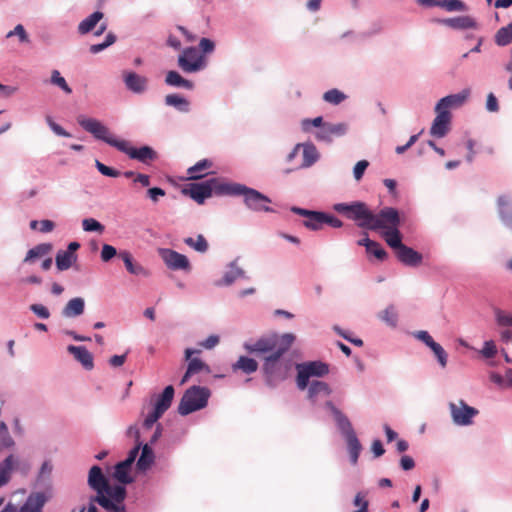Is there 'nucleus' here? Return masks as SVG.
<instances>
[{"label":"nucleus","mask_w":512,"mask_h":512,"mask_svg":"<svg viewBox=\"0 0 512 512\" xmlns=\"http://www.w3.org/2000/svg\"><path fill=\"white\" fill-rule=\"evenodd\" d=\"M88 485L96 492L93 501L108 512H126L124 500L127 496L126 488L122 485H111L103 474L102 469L94 465L88 474Z\"/></svg>","instance_id":"obj_1"},{"label":"nucleus","mask_w":512,"mask_h":512,"mask_svg":"<svg viewBox=\"0 0 512 512\" xmlns=\"http://www.w3.org/2000/svg\"><path fill=\"white\" fill-rule=\"evenodd\" d=\"M295 340V336L291 333H285L283 335L271 334L266 335L258 340L246 343L244 348L249 353L255 354L259 357H265L268 355H283L289 350Z\"/></svg>","instance_id":"obj_2"},{"label":"nucleus","mask_w":512,"mask_h":512,"mask_svg":"<svg viewBox=\"0 0 512 512\" xmlns=\"http://www.w3.org/2000/svg\"><path fill=\"white\" fill-rule=\"evenodd\" d=\"M230 183L220 178H209L203 182L190 183L183 188V194L189 196L198 204H203L212 194L221 196L228 195Z\"/></svg>","instance_id":"obj_3"},{"label":"nucleus","mask_w":512,"mask_h":512,"mask_svg":"<svg viewBox=\"0 0 512 512\" xmlns=\"http://www.w3.org/2000/svg\"><path fill=\"white\" fill-rule=\"evenodd\" d=\"M333 209L348 220L354 221L359 228L368 230L373 211L369 209L365 202L337 203L334 204Z\"/></svg>","instance_id":"obj_4"},{"label":"nucleus","mask_w":512,"mask_h":512,"mask_svg":"<svg viewBox=\"0 0 512 512\" xmlns=\"http://www.w3.org/2000/svg\"><path fill=\"white\" fill-rule=\"evenodd\" d=\"M228 195H242L246 207L250 210L256 212H273L268 206V204L271 203L270 198L245 185L230 183Z\"/></svg>","instance_id":"obj_5"},{"label":"nucleus","mask_w":512,"mask_h":512,"mask_svg":"<svg viewBox=\"0 0 512 512\" xmlns=\"http://www.w3.org/2000/svg\"><path fill=\"white\" fill-rule=\"evenodd\" d=\"M210 390L206 387L192 386L186 390L178 406L179 414L185 416L207 405Z\"/></svg>","instance_id":"obj_6"},{"label":"nucleus","mask_w":512,"mask_h":512,"mask_svg":"<svg viewBox=\"0 0 512 512\" xmlns=\"http://www.w3.org/2000/svg\"><path fill=\"white\" fill-rule=\"evenodd\" d=\"M173 398L174 388L172 385H168L161 394L155 397L153 410L147 414L143 421V429L149 430L153 427L158 419L170 408Z\"/></svg>","instance_id":"obj_7"},{"label":"nucleus","mask_w":512,"mask_h":512,"mask_svg":"<svg viewBox=\"0 0 512 512\" xmlns=\"http://www.w3.org/2000/svg\"><path fill=\"white\" fill-rule=\"evenodd\" d=\"M282 355L274 354L264 357L263 373L266 383L274 387L287 376L288 364L281 360Z\"/></svg>","instance_id":"obj_8"},{"label":"nucleus","mask_w":512,"mask_h":512,"mask_svg":"<svg viewBox=\"0 0 512 512\" xmlns=\"http://www.w3.org/2000/svg\"><path fill=\"white\" fill-rule=\"evenodd\" d=\"M77 122L85 131L92 134L96 139L102 140L116 149L117 145L121 142L120 139H116L110 133L109 129L105 125L95 118L79 116L77 118Z\"/></svg>","instance_id":"obj_9"},{"label":"nucleus","mask_w":512,"mask_h":512,"mask_svg":"<svg viewBox=\"0 0 512 512\" xmlns=\"http://www.w3.org/2000/svg\"><path fill=\"white\" fill-rule=\"evenodd\" d=\"M400 225V215L397 209L385 207L375 214L373 212L372 220L369 222L368 230H389Z\"/></svg>","instance_id":"obj_10"},{"label":"nucleus","mask_w":512,"mask_h":512,"mask_svg":"<svg viewBox=\"0 0 512 512\" xmlns=\"http://www.w3.org/2000/svg\"><path fill=\"white\" fill-rule=\"evenodd\" d=\"M297 386L300 390L307 388L311 376L322 377L329 373V366L321 361H311L297 365Z\"/></svg>","instance_id":"obj_11"},{"label":"nucleus","mask_w":512,"mask_h":512,"mask_svg":"<svg viewBox=\"0 0 512 512\" xmlns=\"http://www.w3.org/2000/svg\"><path fill=\"white\" fill-rule=\"evenodd\" d=\"M449 409L453 422L460 426L471 425L473 417L479 414L476 408L469 406L463 400H459L458 403H450Z\"/></svg>","instance_id":"obj_12"},{"label":"nucleus","mask_w":512,"mask_h":512,"mask_svg":"<svg viewBox=\"0 0 512 512\" xmlns=\"http://www.w3.org/2000/svg\"><path fill=\"white\" fill-rule=\"evenodd\" d=\"M204 65V57L195 47L184 49L178 58V66L187 73L199 71Z\"/></svg>","instance_id":"obj_13"},{"label":"nucleus","mask_w":512,"mask_h":512,"mask_svg":"<svg viewBox=\"0 0 512 512\" xmlns=\"http://www.w3.org/2000/svg\"><path fill=\"white\" fill-rule=\"evenodd\" d=\"M117 149L127 154L131 159L138 160L144 164H149L157 158V153L149 146L135 148L126 140H121L117 145Z\"/></svg>","instance_id":"obj_14"},{"label":"nucleus","mask_w":512,"mask_h":512,"mask_svg":"<svg viewBox=\"0 0 512 512\" xmlns=\"http://www.w3.org/2000/svg\"><path fill=\"white\" fill-rule=\"evenodd\" d=\"M45 503L44 493L36 492L30 494L21 507L8 503L0 512H42Z\"/></svg>","instance_id":"obj_15"},{"label":"nucleus","mask_w":512,"mask_h":512,"mask_svg":"<svg viewBox=\"0 0 512 512\" xmlns=\"http://www.w3.org/2000/svg\"><path fill=\"white\" fill-rule=\"evenodd\" d=\"M200 353V350L187 348L185 350V360L188 361V366L185 374L183 375L180 384H185L190 377L198 373L210 374V367L199 358H193V354Z\"/></svg>","instance_id":"obj_16"},{"label":"nucleus","mask_w":512,"mask_h":512,"mask_svg":"<svg viewBox=\"0 0 512 512\" xmlns=\"http://www.w3.org/2000/svg\"><path fill=\"white\" fill-rule=\"evenodd\" d=\"M291 211L305 217L302 224L309 230L318 231L324 227L325 212L308 210L296 206H293Z\"/></svg>","instance_id":"obj_17"},{"label":"nucleus","mask_w":512,"mask_h":512,"mask_svg":"<svg viewBox=\"0 0 512 512\" xmlns=\"http://www.w3.org/2000/svg\"><path fill=\"white\" fill-rule=\"evenodd\" d=\"M159 255L166 264V266L172 270H189L190 262L188 258L172 249L162 248L159 249Z\"/></svg>","instance_id":"obj_18"},{"label":"nucleus","mask_w":512,"mask_h":512,"mask_svg":"<svg viewBox=\"0 0 512 512\" xmlns=\"http://www.w3.org/2000/svg\"><path fill=\"white\" fill-rule=\"evenodd\" d=\"M436 117L433 120L432 126L430 128V134L433 137L443 138L450 131L451 125V113L450 111L436 110Z\"/></svg>","instance_id":"obj_19"},{"label":"nucleus","mask_w":512,"mask_h":512,"mask_svg":"<svg viewBox=\"0 0 512 512\" xmlns=\"http://www.w3.org/2000/svg\"><path fill=\"white\" fill-rule=\"evenodd\" d=\"M347 124L345 123H324L322 128L316 133L319 141L331 143L335 137H341L347 132Z\"/></svg>","instance_id":"obj_20"},{"label":"nucleus","mask_w":512,"mask_h":512,"mask_svg":"<svg viewBox=\"0 0 512 512\" xmlns=\"http://www.w3.org/2000/svg\"><path fill=\"white\" fill-rule=\"evenodd\" d=\"M124 83L130 91L142 93L147 89L148 79L135 72H123Z\"/></svg>","instance_id":"obj_21"},{"label":"nucleus","mask_w":512,"mask_h":512,"mask_svg":"<svg viewBox=\"0 0 512 512\" xmlns=\"http://www.w3.org/2000/svg\"><path fill=\"white\" fill-rule=\"evenodd\" d=\"M470 91L468 89L463 90L458 94L448 95L440 99V101L436 105V110H446L449 111L450 108H455L461 106L468 98Z\"/></svg>","instance_id":"obj_22"},{"label":"nucleus","mask_w":512,"mask_h":512,"mask_svg":"<svg viewBox=\"0 0 512 512\" xmlns=\"http://www.w3.org/2000/svg\"><path fill=\"white\" fill-rule=\"evenodd\" d=\"M396 257L400 262L407 266H418L422 262V255L414 249L404 245L395 252Z\"/></svg>","instance_id":"obj_23"},{"label":"nucleus","mask_w":512,"mask_h":512,"mask_svg":"<svg viewBox=\"0 0 512 512\" xmlns=\"http://www.w3.org/2000/svg\"><path fill=\"white\" fill-rule=\"evenodd\" d=\"M19 465V459L13 454L7 456L0 462V488L6 485L10 479L14 469Z\"/></svg>","instance_id":"obj_24"},{"label":"nucleus","mask_w":512,"mask_h":512,"mask_svg":"<svg viewBox=\"0 0 512 512\" xmlns=\"http://www.w3.org/2000/svg\"><path fill=\"white\" fill-rule=\"evenodd\" d=\"M439 22L453 29H474L477 27L476 21L470 16L447 18Z\"/></svg>","instance_id":"obj_25"},{"label":"nucleus","mask_w":512,"mask_h":512,"mask_svg":"<svg viewBox=\"0 0 512 512\" xmlns=\"http://www.w3.org/2000/svg\"><path fill=\"white\" fill-rule=\"evenodd\" d=\"M67 349L86 369L93 368V356L85 347L70 345Z\"/></svg>","instance_id":"obj_26"},{"label":"nucleus","mask_w":512,"mask_h":512,"mask_svg":"<svg viewBox=\"0 0 512 512\" xmlns=\"http://www.w3.org/2000/svg\"><path fill=\"white\" fill-rule=\"evenodd\" d=\"M85 301L81 297L70 299L62 310V315L66 318H74L83 314Z\"/></svg>","instance_id":"obj_27"},{"label":"nucleus","mask_w":512,"mask_h":512,"mask_svg":"<svg viewBox=\"0 0 512 512\" xmlns=\"http://www.w3.org/2000/svg\"><path fill=\"white\" fill-rule=\"evenodd\" d=\"M499 215L504 223L512 224V200L507 195H501L497 199Z\"/></svg>","instance_id":"obj_28"},{"label":"nucleus","mask_w":512,"mask_h":512,"mask_svg":"<svg viewBox=\"0 0 512 512\" xmlns=\"http://www.w3.org/2000/svg\"><path fill=\"white\" fill-rule=\"evenodd\" d=\"M213 166L212 161L209 159H202L197 162L194 166L188 168L187 174L189 175V179L198 180L208 175L210 172L208 171Z\"/></svg>","instance_id":"obj_29"},{"label":"nucleus","mask_w":512,"mask_h":512,"mask_svg":"<svg viewBox=\"0 0 512 512\" xmlns=\"http://www.w3.org/2000/svg\"><path fill=\"white\" fill-rule=\"evenodd\" d=\"M165 104L174 107L182 113L190 112V101L180 94H168L165 96Z\"/></svg>","instance_id":"obj_30"},{"label":"nucleus","mask_w":512,"mask_h":512,"mask_svg":"<svg viewBox=\"0 0 512 512\" xmlns=\"http://www.w3.org/2000/svg\"><path fill=\"white\" fill-rule=\"evenodd\" d=\"M331 393L330 387L323 381H312L308 388V397L316 402L318 397H326Z\"/></svg>","instance_id":"obj_31"},{"label":"nucleus","mask_w":512,"mask_h":512,"mask_svg":"<svg viewBox=\"0 0 512 512\" xmlns=\"http://www.w3.org/2000/svg\"><path fill=\"white\" fill-rule=\"evenodd\" d=\"M131 465L127 464L125 461H121L116 464L113 472V477L119 483L124 486L125 484H130L133 482V478L130 476Z\"/></svg>","instance_id":"obj_32"},{"label":"nucleus","mask_w":512,"mask_h":512,"mask_svg":"<svg viewBox=\"0 0 512 512\" xmlns=\"http://www.w3.org/2000/svg\"><path fill=\"white\" fill-rule=\"evenodd\" d=\"M104 14L100 11H95L90 16L82 20L78 25V32L82 35L91 32L96 25L103 19Z\"/></svg>","instance_id":"obj_33"},{"label":"nucleus","mask_w":512,"mask_h":512,"mask_svg":"<svg viewBox=\"0 0 512 512\" xmlns=\"http://www.w3.org/2000/svg\"><path fill=\"white\" fill-rule=\"evenodd\" d=\"M141 450L142 452L136 465L139 470L145 471L153 464L155 456L149 443L142 445Z\"/></svg>","instance_id":"obj_34"},{"label":"nucleus","mask_w":512,"mask_h":512,"mask_svg":"<svg viewBox=\"0 0 512 512\" xmlns=\"http://www.w3.org/2000/svg\"><path fill=\"white\" fill-rule=\"evenodd\" d=\"M345 439L347 442L351 463L355 465L358 462V458L362 450L361 443L358 440L355 432L350 433L348 436L345 437Z\"/></svg>","instance_id":"obj_35"},{"label":"nucleus","mask_w":512,"mask_h":512,"mask_svg":"<svg viewBox=\"0 0 512 512\" xmlns=\"http://www.w3.org/2000/svg\"><path fill=\"white\" fill-rule=\"evenodd\" d=\"M51 250L52 245L50 243L38 244L27 252L26 257L24 258V262L33 263L36 259L49 254Z\"/></svg>","instance_id":"obj_36"},{"label":"nucleus","mask_w":512,"mask_h":512,"mask_svg":"<svg viewBox=\"0 0 512 512\" xmlns=\"http://www.w3.org/2000/svg\"><path fill=\"white\" fill-rule=\"evenodd\" d=\"M301 148L303 153V161L299 168L310 167L318 160V151L313 144H303L301 145Z\"/></svg>","instance_id":"obj_37"},{"label":"nucleus","mask_w":512,"mask_h":512,"mask_svg":"<svg viewBox=\"0 0 512 512\" xmlns=\"http://www.w3.org/2000/svg\"><path fill=\"white\" fill-rule=\"evenodd\" d=\"M233 371L241 370L245 374H251L258 369V363L256 360L246 357L240 356L237 362L232 365Z\"/></svg>","instance_id":"obj_38"},{"label":"nucleus","mask_w":512,"mask_h":512,"mask_svg":"<svg viewBox=\"0 0 512 512\" xmlns=\"http://www.w3.org/2000/svg\"><path fill=\"white\" fill-rule=\"evenodd\" d=\"M165 83L169 86L173 87H183L185 89L191 90L193 89L194 85L190 80H187L183 78L178 72L176 71H169L166 74Z\"/></svg>","instance_id":"obj_39"},{"label":"nucleus","mask_w":512,"mask_h":512,"mask_svg":"<svg viewBox=\"0 0 512 512\" xmlns=\"http://www.w3.org/2000/svg\"><path fill=\"white\" fill-rule=\"evenodd\" d=\"M77 256L71 251L60 250L56 255V266L60 271L69 269L72 264L76 261Z\"/></svg>","instance_id":"obj_40"},{"label":"nucleus","mask_w":512,"mask_h":512,"mask_svg":"<svg viewBox=\"0 0 512 512\" xmlns=\"http://www.w3.org/2000/svg\"><path fill=\"white\" fill-rule=\"evenodd\" d=\"M384 240L386 243L396 252L401 248V246H404L402 243V237L401 233L398 229V227H395L393 229H389L383 232L382 234Z\"/></svg>","instance_id":"obj_41"},{"label":"nucleus","mask_w":512,"mask_h":512,"mask_svg":"<svg viewBox=\"0 0 512 512\" xmlns=\"http://www.w3.org/2000/svg\"><path fill=\"white\" fill-rule=\"evenodd\" d=\"M127 433L135 438L136 443L133 449L130 450L128 457L124 460L127 464L132 466L139 454V450L142 448V442L140 441V432L136 427H129Z\"/></svg>","instance_id":"obj_42"},{"label":"nucleus","mask_w":512,"mask_h":512,"mask_svg":"<svg viewBox=\"0 0 512 512\" xmlns=\"http://www.w3.org/2000/svg\"><path fill=\"white\" fill-rule=\"evenodd\" d=\"M119 257L123 260L127 271L134 275H147L146 270L139 264L133 262L132 256L128 251L119 253Z\"/></svg>","instance_id":"obj_43"},{"label":"nucleus","mask_w":512,"mask_h":512,"mask_svg":"<svg viewBox=\"0 0 512 512\" xmlns=\"http://www.w3.org/2000/svg\"><path fill=\"white\" fill-rule=\"evenodd\" d=\"M333 413L336 423L344 437L348 436L350 433L355 432L351 422L341 411L334 409Z\"/></svg>","instance_id":"obj_44"},{"label":"nucleus","mask_w":512,"mask_h":512,"mask_svg":"<svg viewBox=\"0 0 512 512\" xmlns=\"http://www.w3.org/2000/svg\"><path fill=\"white\" fill-rule=\"evenodd\" d=\"M495 43L498 46H507L512 42V22L500 28L495 34Z\"/></svg>","instance_id":"obj_45"},{"label":"nucleus","mask_w":512,"mask_h":512,"mask_svg":"<svg viewBox=\"0 0 512 512\" xmlns=\"http://www.w3.org/2000/svg\"><path fill=\"white\" fill-rule=\"evenodd\" d=\"M184 243L200 253H205L209 247L207 240L202 234H199L196 238L187 237L184 239Z\"/></svg>","instance_id":"obj_46"},{"label":"nucleus","mask_w":512,"mask_h":512,"mask_svg":"<svg viewBox=\"0 0 512 512\" xmlns=\"http://www.w3.org/2000/svg\"><path fill=\"white\" fill-rule=\"evenodd\" d=\"M13 445L14 441L9 434L7 425L4 422H0V451Z\"/></svg>","instance_id":"obj_47"},{"label":"nucleus","mask_w":512,"mask_h":512,"mask_svg":"<svg viewBox=\"0 0 512 512\" xmlns=\"http://www.w3.org/2000/svg\"><path fill=\"white\" fill-rule=\"evenodd\" d=\"M83 230L86 232H98L102 234L105 230V227L94 218H85L82 221Z\"/></svg>","instance_id":"obj_48"},{"label":"nucleus","mask_w":512,"mask_h":512,"mask_svg":"<svg viewBox=\"0 0 512 512\" xmlns=\"http://www.w3.org/2000/svg\"><path fill=\"white\" fill-rule=\"evenodd\" d=\"M346 95L338 89H331L324 93L323 99L331 104L338 105L345 100Z\"/></svg>","instance_id":"obj_49"},{"label":"nucleus","mask_w":512,"mask_h":512,"mask_svg":"<svg viewBox=\"0 0 512 512\" xmlns=\"http://www.w3.org/2000/svg\"><path fill=\"white\" fill-rule=\"evenodd\" d=\"M51 83L60 87L66 94L72 93V89L69 87L66 80L61 76V74L58 70L52 71Z\"/></svg>","instance_id":"obj_50"},{"label":"nucleus","mask_w":512,"mask_h":512,"mask_svg":"<svg viewBox=\"0 0 512 512\" xmlns=\"http://www.w3.org/2000/svg\"><path fill=\"white\" fill-rule=\"evenodd\" d=\"M381 319L390 326H393V327L396 326L397 320H398V314H397L396 308L393 305H390L389 307H387L383 311V313L381 315Z\"/></svg>","instance_id":"obj_51"},{"label":"nucleus","mask_w":512,"mask_h":512,"mask_svg":"<svg viewBox=\"0 0 512 512\" xmlns=\"http://www.w3.org/2000/svg\"><path fill=\"white\" fill-rule=\"evenodd\" d=\"M430 349L433 351L441 367L445 368L448 361V355L443 347L439 343L435 342Z\"/></svg>","instance_id":"obj_52"},{"label":"nucleus","mask_w":512,"mask_h":512,"mask_svg":"<svg viewBox=\"0 0 512 512\" xmlns=\"http://www.w3.org/2000/svg\"><path fill=\"white\" fill-rule=\"evenodd\" d=\"M440 7L447 11H464L466 9L461 0H440Z\"/></svg>","instance_id":"obj_53"},{"label":"nucleus","mask_w":512,"mask_h":512,"mask_svg":"<svg viewBox=\"0 0 512 512\" xmlns=\"http://www.w3.org/2000/svg\"><path fill=\"white\" fill-rule=\"evenodd\" d=\"M116 41V36L113 33H108L106 35V39L103 43L100 44H94L90 46V52L93 54H97L101 52L102 50L106 49L107 47L114 44Z\"/></svg>","instance_id":"obj_54"},{"label":"nucleus","mask_w":512,"mask_h":512,"mask_svg":"<svg viewBox=\"0 0 512 512\" xmlns=\"http://www.w3.org/2000/svg\"><path fill=\"white\" fill-rule=\"evenodd\" d=\"M479 352L484 358L491 359L497 354V346L493 340L485 341Z\"/></svg>","instance_id":"obj_55"},{"label":"nucleus","mask_w":512,"mask_h":512,"mask_svg":"<svg viewBox=\"0 0 512 512\" xmlns=\"http://www.w3.org/2000/svg\"><path fill=\"white\" fill-rule=\"evenodd\" d=\"M95 166L98 169V171L102 175H104V176L116 178V177H119L121 175L120 171H118V170H116L114 168L106 166L105 164H103L99 160L95 161Z\"/></svg>","instance_id":"obj_56"},{"label":"nucleus","mask_w":512,"mask_h":512,"mask_svg":"<svg viewBox=\"0 0 512 512\" xmlns=\"http://www.w3.org/2000/svg\"><path fill=\"white\" fill-rule=\"evenodd\" d=\"M369 254L374 255L377 259L383 261L387 258L386 251L382 248V246L374 241L371 243L370 247L366 250Z\"/></svg>","instance_id":"obj_57"},{"label":"nucleus","mask_w":512,"mask_h":512,"mask_svg":"<svg viewBox=\"0 0 512 512\" xmlns=\"http://www.w3.org/2000/svg\"><path fill=\"white\" fill-rule=\"evenodd\" d=\"M14 35L18 36V37H19L20 42H22V43H27V42H29L28 35H27V33H26V31H25V29H24L23 25H21V24L16 25V27L14 28V30L9 31V32L7 33V35H6V37H7V38H10V37H12V36H14Z\"/></svg>","instance_id":"obj_58"},{"label":"nucleus","mask_w":512,"mask_h":512,"mask_svg":"<svg viewBox=\"0 0 512 512\" xmlns=\"http://www.w3.org/2000/svg\"><path fill=\"white\" fill-rule=\"evenodd\" d=\"M496 321L499 326H512V314L505 313L504 311H496Z\"/></svg>","instance_id":"obj_59"},{"label":"nucleus","mask_w":512,"mask_h":512,"mask_svg":"<svg viewBox=\"0 0 512 512\" xmlns=\"http://www.w3.org/2000/svg\"><path fill=\"white\" fill-rule=\"evenodd\" d=\"M116 255H117V250L112 245L104 244L102 246V251H101V259H102V261L108 262L113 257H115Z\"/></svg>","instance_id":"obj_60"},{"label":"nucleus","mask_w":512,"mask_h":512,"mask_svg":"<svg viewBox=\"0 0 512 512\" xmlns=\"http://www.w3.org/2000/svg\"><path fill=\"white\" fill-rule=\"evenodd\" d=\"M368 166L369 162L367 160H361L356 163L353 169V175L357 181L362 179L364 172Z\"/></svg>","instance_id":"obj_61"},{"label":"nucleus","mask_w":512,"mask_h":512,"mask_svg":"<svg viewBox=\"0 0 512 512\" xmlns=\"http://www.w3.org/2000/svg\"><path fill=\"white\" fill-rule=\"evenodd\" d=\"M46 121L55 134L63 137H70V134L65 131L59 124L55 123L50 116L46 117Z\"/></svg>","instance_id":"obj_62"},{"label":"nucleus","mask_w":512,"mask_h":512,"mask_svg":"<svg viewBox=\"0 0 512 512\" xmlns=\"http://www.w3.org/2000/svg\"><path fill=\"white\" fill-rule=\"evenodd\" d=\"M243 274V271L241 269L235 268L227 272L223 278V282L226 285H230L233 283L238 277H240Z\"/></svg>","instance_id":"obj_63"},{"label":"nucleus","mask_w":512,"mask_h":512,"mask_svg":"<svg viewBox=\"0 0 512 512\" xmlns=\"http://www.w3.org/2000/svg\"><path fill=\"white\" fill-rule=\"evenodd\" d=\"M30 309L40 318L47 319L50 317L49 310L42 304H32Z\"/></svg>","instance_id":"obj_64"}]
</instances>
